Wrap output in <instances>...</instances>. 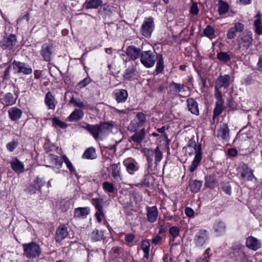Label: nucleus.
I'll return each mask as SVG.
<instances>
[{
  "mask_svg": "<svg viewBox=\"0 0 262 262\" xmlns=\"http://www.w3.org/2000/svg\"><path fill=\"white\" fill-rule=\"evenodd\" d=\"M137 117L140 121V123L138 124V126H141L143 124V123L145 121V115L142 112H139L137 113Z\"/></svg>",
  "mask_w": 262,
  "mask_h": 262,
  "instance_id": "obj_55",
  "label": "nucleus"
},
{
  "mask_svg": "<svg viewBox=\"0 0 262 262\" xmlns=\"http://www.w3.org/2000/svg\"><path fill=\"white\" fill-rule=\"evenodd\" d=\"M201 147H199V151L196 152L194 160L189 167V171L191 172H193L198 167V166L202 159V154L201 152Z\"/></svg>",
  "mask_w": 262,
  "mask_h": 262,
  "instance_id": "obj_20",
  "label": "nucleus"
},
{
  "mask_svg": "<svg viewBox=\"0 0 262 262\" xmlns=\"http://www.w3.org/2000/svg\"><path fill=\"white\" fill-rule=\"evenodd\" d=\"M185 213L188 217H192L194 215V211L189 207H186L185 209Z\"/></svg>",
  "mask_w": 262,
  "mask_h": 262,
  "instance_id": "obj_62",
  "label": "nucleus"
},
{
  "mask_svg": "<svg viewBox=\"0 0 262 262\" xmlns=\"http://www.w3.org/2000/svg\"><path fill=\"white\" fill-rule=\"evenodd\" d=\"M253 39L251 31H245L238 36L237 42L238 50L243 55L249 48L252 46Z\"/></svg>",
  "mask_w": 262,
  "mask_h": 262,
  "instance_id": "obj_1",
  "label": "nucleus"
},
{
  "mask_svg": "<svg viewBox=\"0 0 262 262\" xmlns=\"http://www.w3.org/2000/svg\"><path fill=\"white\" fill-rule=\"evenodd\" d=\"M45 181L39 177H37L34 182V184L36 185V188H38L39 190L45 185Z\"/></svg>",
  "mask_w": 262,
  "mask_h": 262,
  "instance_id": "obj_54",
  "label": "nucleus"
},
{
  "mask_svg": "<svg viewBox=\"0 0 262 262\" xmlns=\"http://www.w3.org/2000/svg\"><path fill=\"white\" fill-rule=\"evenodd\" d=\"M229 9V6L226 3L222 2L219 8V12L220 14H225L228 12Z\"/></svg>",
  "mask_w": 262,
  "mask_h": 262,
  "instance_id": "obj_50",
  "label": "nucleus"
},
{
  "mask_svg": "<svg viewBox=\"0 0 262 262\" xmlns=\"http://www.w3.org/2000/svg\"><path fill=\"white\" fill-rule=\"evenodd\" d=\"M103 231L95 229L92 232L91 237L94 241H99L103 238Z\"/></svg>",
  "mask_w": 262,
  "mask_h": 262,
  "instance_id": "obj_38",
  "label": "nucleus"
},
{
  "mask_svg": "<svg viewBox=\"0 0 262 262\" xmlns=\"http://www.w3.org/2000/svg\"><path fill=\"white\" fill-rule=\"evenodd\" d=\"M164 68V66L163 59L162 55H161L157 62L156 69L155 71L156 74L158 75L159 73H161L163 70Z\"/></svg>",
  "mask_w": 262,
  "mask_h": 262,
  "instance_id": "obj_40",
  "label": "nucleus"
},
{
  "mask_svg": "<svg viewBox=\"0 0 262 262\" xmlns=\"http://www.w3.org/2000/svg\"><path fill=\"white\" fill-rule=\"evenodd\" d=\"M38 190H39L38 188H36V185L34 184L30 185L28 188V191L30 194L36 193V191Z\"/></svg>",
  "mask_w": 262,
  "mask_h": 262,
  "instance_id": "obj_63",
  "label": "nucleus"
},
{
  "mask_svg": "<svg viewBox=\"0 0 262 262\" xmlns=\"http://www.w3.org/2000/svg\"><path fill=\"white\" fill-rule=\"evenodd\" d=\"M53 44L51 42L46 43L42 45L40 50V54L43 59L46 61H49L51 59V55L53 52Z\"/></svg>",
  "mask_w": 262,
  "mask_h": 262,
  "instance_id": "obj_7",
  "label": "nucleus"
},
{
  "mask_svg": "<svg viewBox=\"0 0 262 262\" xmlns=\"http://www.w3.org/2000/svg\"><path fill=\"white\" fill-rule=\"evenodd\" d=\"M51 160L56 166L61 167L63 162L62 157L61 158L56 156L52 155Z\"/></svg>",
  "mask_w": 262,
  "mask_h": 262,
  "instance_id": "obj_48",
  "label": "nucleus"
},
{
  "mask_svg": "<svg viewBox=\"0 0 262 262\" xmlns=\"http://www.w3.org/2000/svg\"><path fill=\"white\" fill-rule=\"evenodd\" d=\"M93 204L95 206L97 211L95 213V216L99 223L102 221L101 217L104 216L103 207L102 205V200L99 198L92 199Z\"/></svg>",
  "mask_w": 262,
  "mask_h": 262,
  "instance_id": "obj_9",
  "label": "nucleus"
},
{
  "mask_svg": "<svg viewBox=\"0 0 262 262\" xmlns=\"http://www.w3.org/2000/svg\"><path fill=\"white\" fill-rule=\"evenodd\" d=\"M203 33L205 36L211 38L214 34V31L212 27L208 26L206 29L204 30Z\"/></svg>",
  "mask_w": 262,
  "mask_h": 262,
  "instance_id": "obj_47",
  "label": "nucleus"
},
{
  "mask_svg": "<svg viewBox=\"0 0 262 262\" xmlns=\"http://www.w3.org/2000/svg\"><path fill=\"white\" fill-rule=\"evenodd\" d=\"M224 102L216 101L215 103V107L213 110V119L219 116L224 110Z\"/></svg>",
  "mask_w": 262,
  "mask_h": 262,
  "instance_id": "obj_36",
  "label": "nucleus"
},
{
  "mask_svg": "<svg viewBox=\"0 0 262 262\" xmlns=\"http://www.w3.org/2000/svg\"><path fill=\"white\" fill-rule=\"evenodd\" d=\"M150 176L149 174H146L144 176V179L139 184L141 185H144L145 186L148 187L149 186V182L148 181V179L150 178Z\"/></svg>",
  "mask_w": 262,
  "mask_h": 262,
  "instance_id": "obj_59",
  "label": "nucleus"
},
{
  "mask_svg": "<svg viewBox=\"0 0 262 262\" xmlns=\"http://www.w3.org/2000/svg\"><path fill=\"white\" fill-rule=\"evenodd\" d=\"M85 128L93 135L95 139H97L99 135L101 134L99 124H87L85 127Z\"/></svg>",
  "mask_w": 262,
  "mask_h": 262,
  "instance_id": "obj_25",
  "label": "nucleus"
},
{
  "mask_svg": "<svg viewBox=\"0 0 262 262\" xmlns=\"http://www.w3.org/2000/svg\"><path fill=\"white\" fill-rule=\"evenodd\" d=\"M180 230L177 226H173L169 229V233L174 237H177L179 235Z\"/></svg>",
  "mask_w": 262,
  "mask_h": 262,
  "instance_id": "obj_53",
  "label": "nucleus"
},
{
  "mask_svg": "<svg viewBox=\"0 0 262 262\" xmlns=\"http://www.w3.org/2000/svg\"><path fill=\"white\" fill-rule=\"evenodd\" d=\"M229 129L226 124H223L218 131L217 137L227 140L229 138Z\"/></svg>",
  "mask_w": 262,
  "mask_h": 262,
  "instance_id": "obj_31",
  "label": "nucleus"
},
{
  "mask_svg": "<svg viewBox=\"0 0 262 262\" xmlns=\"http://www.w3.org/2000/svg\"><path fill=\"white\" fill-rule=\"evenodd\" d=\"M201 147H199V151L196 152L194 160L189 167V171L191 172H193L198 167V166L202 159V154L201 152Z\"/></svg>",
  "mask_w": 262,
  "mask_h": 262,
  "instance_id": "obj_19",
  "label": "nucleus"
},
{
  "mask_svg": "<svg viewBox=\"0 0 262 262\" xmlns=\"http://www.w3.org/2000/svg\"><path fill=\"white\" fill-rule=\"evenodd\" d=\"M102 187L105 191L110 193H114L115 191L114 185L107 181L103 182Z\"/></svg>",
  "mask_w": 262,
  "mask_h": 262,
  "instance_id": "obj_41",
  "label": "nucleus"
},
{
  "mask_svg": "<svg viewBox=\"0 0 262 262\" xmlns=\"http://www.w3.org/2000/svg\"><path fill=\"white\" fill-rule=\"evenodd\" d=\"M127 172L130 174H133L135 171H137L139 169V165L138 163L133 159H128L124 162Z\"/></svg>",
  "mask_w": 262,
  "mask_h": 262,
  "instance_id": "obj_12",
  "label": "nucleus"
},
{
  "mask_svg": "<svg viewBox=\"0 0 262 262\" xmlns=\"http://www.w3.org/2000/svg\"><path fill=\"white\" fill-rule=\"evenodd\" d=\"M84 115L82 111L79 109H75L71 115L68 117L69 121H78L81 119Z\"/></svg>",
  "mask_w": 262,
  "mask_h": 262,
  "instance_id": "obj_27",
  "label": "nucleus"
},
{
  "mask_svg": "<svg viewBox=\"0 0 262 262\" xmlns=\"http://www.w3.org/2000/svg\"><path fill=\"white\" fill-rule=\"evenodd\" d=\"M102 3L101 0H90L86 4V8L88 9H96L101 6Z\"/></svg>",
  "mask_w": 262,
  "mask_h": 262,
  "instance_id": "obj_39",
  "label": "nucleus"
},
{
  "mask_svg": "<svg viewBox=\"0 0 262 262\" xmlns=\"http://www.w3.org/2000/svg\"><path fill=\"white\" fill-rule=\"evenodd\" d=\"M13 67L17 73H23L25 75L30 74L32 72V69L26 63L19 61H14Z\"/></svg>",
  "mask_w": 262,
  "mask_h": 262,
  "instance_id": "obj_8",
  "label": "nucleus"
},
{
  "mask_svg": "<svg viewBox=\"0 0 262 262\" xmlns=\"http://www.w3.org/2000/svg\"><path fill=\"white\" fill-rule=\"evenodd\" d=\"M18 145L16 141H12L7 145V148L10 151H13Z\"/></svg>",
  "mask_w": 262,
  "mask_h": 262,
  "instance_id": "obj_56",
  "label": "nucleus"
},
{
  "mask_svg": "<svg viewBox=\"0 0 262 262\" xmlns=\"http://www.w3.org/2000/svg\"><path fill=\"white\" fill-rule=\"evenodd\" d=\"M214 96L217 99L216 101L224 102L222 99V94L220 89H215Z\"/></svg>",
  "mask_w": 262,
  "mask_h": 262,
  "instance_id": "obj_60",
  "label": "nucleus"
},
{
  "mask_svg": "<svg viewBox=\"0 0 262 262\" xmlns=\"http://www.w3.org/2000/svg\"><path fill=\"white\" fill-rule=\"evenodd\" d=\"M53 123L54 125H56L61 128H65L67 127V125L64 122L61 121L57 118L53 119Z\"/></svg>",
  "mask_w": 262,
  "mask_h": 262,
  "instance_id": "obj_52",
  "label": "nucleus"
},
{
  "mask_svg": "<svg viewBox=\"0 0 262 262\" xmlns=\"http://www.w3.org/2000/svg\"><path fill=\"white\" fill-rule=\"evenodd\" d=\"M257 70L262 72V55L260 56L257 64Z\"/></svg>",
  "mask_w": 262,
  "mask_h": 262,
  "instance_id": "obj_64",
  "label": "nucleus"
},
{
  "mask_svg": "<svg viewBox=\"0 0 262 262\" xmlns=\"http://www.w3.org/2000/svg\"><path fill=\"white\" fill-rule=\"evenodd\" d=\"M145 137V129L142 128L140 131L136 132L131 136L132 140L138 143H141Z\"/></svg>",
  "mask_w": 262,
  "mask_h": 262,
  "instance_id": "obj_29",
  "label": "nucleus"
},
{
  "mask_svg": "<svg viewBox=\"0 0 262 262\" xmlns=\"http://www.w3.org/2000/svg\"><path fill=\"white\" fill-rule=\"evenodd\" d=\"M233 28L237 32H241L244 30V25L241 23L237 22L234 24V26Z\"/></svg>",
  "mask_w": 262,
  "mask_h": 262,
  "instance_id": "obj_58",
  "label": "nucleus"
},
{
  "mask_svg": "<svg viewBox=\"0 0 262 262\" xmlns=\"http://www.w3.org/2000/svg\"><path fill=\"white\" fill-rule=\"evenodd\" d=\"M150 244L148 241L146 240L143 241L141 244V248L144 251V257L146 258L149 257Z\"/></svg>",
  "mask_w": 262,
  "mask_h": 262,
  "instance_id": "obj_43",
  "label": "nucleus"
},
{
  "mask_svg": "<svg viewBox=\"0 0 262 262\" xmlns=\"http://www.w3.org/2000/svg\"><path fill=\"white\" fill-rule=\"evenodd\" d=\"M246 246L249 248L255 251L260 247V243L256 238L249 236L247 238Z\"/></svg>",
  "mask_w": 262,
  "mask_h": 262,
  "instance_id": "obj_18",
  "label": "nucleus"
},
{
  "mask_svg": "<svg viewBox=\"0 0 262 262\" xmlns=\"http://www.w3.org/2000/svg\"><path fill=\"white\" fill-rule=\"evenodd\" d=\"M16 42V36L13 34H11L8 36L5 37L0 41V46L3 49H12L15 45Z\"/></svg>",
  "mask_w": 262,
  "mask_h": 262,
  "instance_id": "obj_10",
  "label": "nucleus"
},
{
  "mask_svg": "<svg viewBox=\"0 0 262 262\" xmlns=\"http://www.w3.org/2000/svg\"><path fill=\"white\" fill-rule=\"evenodd\" d=\"M120 163L113 164L110 165V169L111 170L112 176L116 180H120V169L119 167Z\"/></svg>",
  "mask_w": 262,
  "mask_h": 262,
  "instance_id": "obj_28",
  "label": "nucleus"
},
{
  "mask_svg": "<svg viewBox=\"0 0 262 262\" xmlns=\"http://www.w3.org/2000/svg\"><path fill=\"white\" fill-rule=\"evenodd\" d=\"M236 33L237 32L232 27L228 31L227 36L230 39H233L236 36Z\"/></svg>",
  "mask_w": 262,
  "mask_h": 262,
  "instance_id": "obj_57",
  "label": "nucleus"
},
{
  "mask_svg": "<svg viewBox=\"0 0 262 262\" xmlns=\"http://www.w3.org/2000/svg\"><path fill=\"white\" fill-rule=\"evenodd\" d=\"M187 107L189 111L192 114L196 115H199L198 103L192 98H188L187 100Z\"/></svg>",
  "mask_w": 262,
  "mask_h": 262,
  "instance_id": "obj_16",
  "label": "nucleus"
},
{
  "mask_svg": "<svg viewBox=\"0 0 262 262\" xmlns=\"http://www.w3.org/2000/svg\"><path fill=\"white\" fill-rule=\"evenodd\" d=\"M202 181L196 180H191L189 183V187L191 192L196 193L199 192L202 186Z\"/></svg>",
  "mask_w": 262,
  "mask_h": 262,
  "instance_id": "obj_33",
  "label": "nucleus"
},
{
  "mask_svg": "<svg viewBox=\"0 0 262 262\" xmlns=\"http://www.w3.org/2000/svg\"><path fill=\"white\" fill-rule=\"evenodd\" d=\"M208 238V235L207 231L200 230L195 236V244L197 246H202L205 243Z\"/></svg>",
  "mask_w": 262,
  "mask_h": 262,
  "instance_id": "obj_11",
  "label": "nucleus"
},
{
  "mask_svg": "<svg viewBox=\"0 0 262 262\" xmlns=\"http://www.w3.org/2000/svg\"><path fill=\"white\" fill-rule=\"evenodd\" d=\"M24 255L28 258H35L40 256L41 248L38 244L31 242L23 245Z\"/></svg>",
  "mask_w": 262,
  "mask_h": 262,
  "instance_id": "obj_2",
  "label": "nucleus"
},
{
  "mask_svg": "<svg viewBox=\"0 0 262 262\" xmlns=\"http://www.w3.org/2000/svg\"><path fill=\"white\" fill-rule=\"evenodd\" d=\"M95 149L93 147L88 148L84 151L83 157L88 159H94L95 158Z\"/></svg>",
  "mask_w": 262,
  "mask_h": 262,
  "instance_id": "obj_37",
  "label": "nucleus"
},
{
  "mask_svg": "<svg viewBox=\"0 0 262 262\" xmlns=\"http://www.w3.org/2000/svg\"><path fill=\"white\" fill-rule=\"evenodd\" d=\"M190 13L193 15H196L199 12V9L198 7L197 4L193 3L190 8Z\"/></svg>",
  "mask_w": 262,
  "mask_h": 262,
  "instance_id": "obj_61",
  "label": "nucleus"
},
{
  "mask_svg": "<svg viewBox=\"0 0 262 262\" xmlns=\"http://www.w3.org/2000/svg\"><path fill=\"white\" fill-rule=\"evenodd\" d=\"M136 69L133 67H129L124 72L123 77L126 80H130L134 76Z\"/></svg>",
  "mask_w": 262,
  "mask_h": 262,
  "instance_id": "obj_35",
  "label": "nucleus"
},
{
  "mask_svg": "<svg viewBox=\"0 0 262 262\" xmlns=\"http://www.w3.org/2000/svg\"><path fill=\"white\" fill-rule=\"evenodd\" d=\"M68 234V232L67 230V228L66 226L63 225L59 226L56 230V233L55 238L56 242H61L67 236Z\"/></svg>",
  "mask_w": 262,
  "mask_h": 262,
  "instance_id": "obj_15",
  "label": "nucleus"
},
{
  "mask_svg": "<svg viewBox=\"0 0 262 262\" xmlns=\"http://www.w3.org/2000/svg\"><path fill=\"white\" fill-rule=\"evenodd\" d=\"M69 104H73L75 106H77L81 108H85V105L82 101H80V99H75L73 97H72L69 101Z\"/></svg>",
  "mask_w": 262,
  "mask_h": 262,
  "instance_id": "obj_44",
  "label": "nucleus"
},
{
  "mask_svg": "<svg viewBox=\"0 0 262 262\" xmlns=\"http://www.w3.org/2000/svg\"><path fill=\"white\" fill-rule=\"evenodd\" d=\"M156 59L155 52L149 50L143 51L141 53V62L146 68L152 67L155 64Z\"/></svg>",
  "mask_w": 262,
  "mask_h": 262,
  "instance_id": "obj_4",
  "label": "nucleus"
},
{
  "mask_svg": "<svg viewBox=\"0 0 262 262\" xmlns=\"http://www.w3.org/2000/svg\"><path fill=\"white\" fill-rule=\"evenodd\" d=\"M154 155H155L156 165H157L158 163L162 159V152L158 146H157V147L154 150L148 149L147 151L145 152L146 159L148 162V170L150 169L152 167V156Z\"/></svg>",
  "mask_w": 262,
  "mask_h": 262,
  "instance_id": "obj_3",
  "label": "nucleus"
},
{
  "mask_svg": "<svg viewBox=\"0 0 262 262\" xmlns=\"http://www.w3.org/2000/svg\"><path fill=\"white\" fill-rule=\"evenodd\" d=\"M126 53L130 58L135 60L141 55V50L134 46H128L126 50Z\"/></svg>",
  "mask_w": 262,
  "mask_h": 262,
  "instance_id": "obj_14",
  "label": "nucleus"
},
{
  "mask_svg": "<svg viewBox=\"0 0 262 262\" xmlns=\"http://www.w3.org/2000/svg\"><path fill=\"white\" fill-rule=\"evenodd\" d=\"M170 90L173 92L174 95H178L182 90L184 89L183 84L177 83L173 81L171 82L169 85Z\"/></svg>",
  "mask_w": 262,
  "mask_h": 262,
  "instance_id": "obj_34",
  "label": "nucleus"
},
{
  "mask_svg": "<svg viewBox=\"0 0 262 262\" xmlns=\"http://www.w3.org/2000/svg\"><path fill=\"white\" fill-rule=\"evenodd\" d=\"M90 213L89 207H79L75 210L74 216L77 218L85 217Z\"/></svg>",
  "mask_w": 262,
  "mask_h": 262,
  "instance_id": "obj_26",
  "label": "nucleus"
},
{
  "mask_svg": "<svg viewBox=\"0 0 262 262\" xmlns=\"http://www.w3.org/2000/svg\"><path fill=\"white\" fill-rule=\"evenodd\" d=\"M101 134L107 130H111L113 126L108 123L103 122L99 124Z\"/></svg>",
  "mask_w": 262,
  "mask_h": 262,
  "instance_id": "obj_46",
  "label": "nucleus"
},
{
  "mask_svg": "<svg viewBox=\"0 0 262 262\" xmlns=\"http://www.w3.org/2000/svg\"><path fill=\"white\" fill-rule=\"evenodd\" d=\"M8 114L11 120L16 121L20 118L22 111L16 107H13L8 111Z\"/></svg>",
  "mask_w": 262,
  "mask_h": 262,
  "instance_id": "obj_22",
  "label": "nucleus"
},
{
  "mask_svg": "<svg viewBox=\"0 0 262 262\" xmlns=\"http://www.w3.org/2000/svg\"><path fill=\"white\" fill-rule=\"evenodd\" d=\"M154 28V19L152 18H148L142 25V34L146 37L151 36Z\"/></svg>",
  "mask_w": 262,
  "mask_h": 262,
  "instance_id": "obj_5",
  "label": "nucleus"
},
{
  "mask_svg": "<svg viewBox=\"0 0 262 262\" xmlns=\"http://www.w3.org/2000/svg\"><path fill=\"white\" fill-rule=\"evenodd\" d=\"M201 147V145H199L198 146L195 143V142H193L192 140H190L188 142V145L185 147L186 150L191 149L192 147H193V149L195 150V154L196 152L199 151V147Z\"/></svg>",
  "mask_w": 262,
  "mask_h": 262,
  "instance_id": "obj_49",
  "label": "nucleus"
},
{
  "mask_svg": "<svg viewBox=\"0 0 262 262\" xmlns=\"http://www.w3.org/2000/svg\"><path fill=\"white\" fill-rule=\"evenodd\" d=\"M12 169L16 172L20 173L24 171V165L22 162L15 158L10 162Z\"/></svg>",
  "mask_w": 262,
  "mask_h": 262,
  "instance_id": "obj_23",
  "label": "nucleus"
},
{
  "mask_svg": "<svg viewBox=\"0 0 262 262\" xmlns=\"http://www.w3.org/2000/svg\"><path fill=\"white\" fill-rule=\"evenodd\" d=\"M230 76L229 75H220L215 82V89H227L230 85Z\"/></svg>",
  "mask_w": 262,
  "mask_h": 262,
  "instance_id": "obj_6",
  "label": "nucleus"
},
{
  "mask_svg": "<svg viewBox=\"0 0 262 262\" xmlns=\"http://www.w3.org/2000/svg\"><path fill=\"white\" fill-rule=\"evenodd\" d=\"M226 228L225 223L221 221H216L213 226L214 232L217 235H221L224 233L226 230Z\"/></svg>",
  "mask_w": 262,
  "mask_h": 262,
  "instance_id": "obj_24",
  "label": "nucleus"
},
{
  "mask_svg": "<svg viewBox=\"0 0 262 262\" xmlns=\"http://www.w3.org/2000/svg\"><path fill=\"white\" fill-rule=\"evenodd\" d=\"M45 102L46 104L48 106L49 109H55V99L50 92H49L46 94Z\"/></svg>",
  "mask_w": 262,
  "mask_h": 262,
  "instance_id": "obj_30",
  "label": "nucleus"
},
{
  "mask_svg": "<svg viewBox=\"0 0 262 262\" xmlns=\"http://www.w3.org/2000/svg\"><path fill=\"white\" fill-rule=\"evenodd\" d=\"M158 211L156 206L147 208V217L149 222H155L158 216Z\"/></svg>",
  "mask_w": 262,
  "mask_h": 262,
  "instance_id": "obj_17",
  "label": "nucleus"
},
{
  "mask_svg": "<svg viewBox=\"0 0 262 262\" xmlns=\"http://www.w3.org/2000/svg\"><path fill=\"white\" fill-rule=\"evenodd\" d=\"M215 178L214 176L210 175L206 176L205 177V185L206 187L212 188L214 187Z\"/></svg>",
  "mask_w": 262,
  "mask_h": 262,
  "instance_id": "obj_42",
  "label": "nucleus"
},
{
  "mask_svg": "<svg viewBox=\"0 0 262 262\" xmlns=\"http://www.w3.org/2000/svg\"><path fill=\"white\" fill-rule=\"evenodd\" d=\"M242 171L241 174V177L245 180H252L254 178L252 170L248 168L246 165H244L243 166H242Z\"/></svg>",
  "mask_w": 262,
  "mask_h": 262,
  "instance_id": "obj_21",
  "label": "nucleus"
},
{
  "mask_svg": "<svg viewBox=\"0 0 262 262\" xmlns=\"http://www.w3.org/2000/svg\"><path fill=\"white\" fill-rule=\"evenodd\" d=\"M113 95L118 103H122L126 100L128 97V93L125 90L119 89L114 92Z\"/></svg>",
  "mask_w": 262,
  "mask_h": 262,
  "instance_id": "obj_13",
  "label": "nucleus"
},
{
  "mask_svg": "<svg viewBox=\"0 0 262 262\" xmlns=\"http://www.w3.org/2000/svg\"><path fill=\"white\" fill-rule=\"evenodd\" d=\"M16 98H14L13 94L10 93H7L4 98L2 99V102L6 106H9L15 103Z\"/></svg>",
  "mask_w": 262,
  "mask_h": 262,
  "instance_id": "obj_32",
  "label": "nucleus"
},
{
  "mask_svg": "<svg viewBox=\"0 0 262 262\" xmlns=\"http://www.w3.org/2000/svg\"><path fill=\"white\" fill-rule=\"evenodd\" d=\"M217 58L221 61L227 62L230 60V56L226 52H220L217 54Z\"/></svg>",
  "mask_w": 262,
  "mask_h": 262,
  "instance_id": "obj_45",
  "label": "nucleus"
},
{
  "mask_svg": "<svg viewBox=\"0 0 262 262\" xmlns=\"http://www.w3.org/2000/svg\"><path fill=\"white\" fill-rule=\"evenodd\" d=\"M62 159H63V162L66 164V165H67L68 168L69 169V170L72 172H74L75 169H74V167L73 166L72 163L70 161V160L68 159V158L65 155H64L62 156Z\"/></svg>",
  "mask_w": 262,
  "mask_h": 262,
  "instance_id": "obj_51",
  "label": "nucleus"
}]
</instances>
